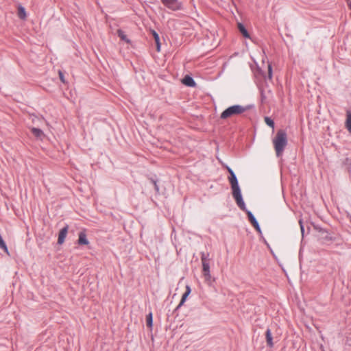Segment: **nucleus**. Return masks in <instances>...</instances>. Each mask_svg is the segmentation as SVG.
I'll return each mask as SVG.
<instances>
[{"mask_svg":"<svg viewBox=\"0 0 351 351\" xmlns=\"http://www.w3.org/2000/svg\"><path fill=\"white\" fill-rule=\"evenodd\" d=\"M346 126L350 133H351V112H347Z\"/></svg>","mask_w":351,"mask_h":351,"instance_id":"nucleus-17","label":"nucleus"},{"mask_svg":"<svg viewBox=\"0 0 351 351\" xmlns=\"http://www.w3.org/2000/svg\"><path fill=\"white\" fill-rule=\"evenodd\" d=\"M247 110V108L241 105H234L226 109L221 114V119H226L234 116L239 115Z\"/></svg>","mask_w":351,"mask_h":351,"instance_id":"nucleus-2","label":"nucleus"},{"mask_svg":"<svg viewBox=\"0 0 351 351\" xmlns=\"http://www.w3.org/2000/svg\"><path fill=\"white\" fill-rule=\"evenodd\" d=\"M202 274L205 279V281L206 282H210L211 280V275L210 271L209 263H204V264H202Z\"/></svg>","mask_w":351,"mask_h":351,"instance_id":"nucleus-5","label":"nucleus"},{"mask_svg":"<svg viewBox=\"0 0 351 351\" xmlns=\"http://www.w3.org/2000/svg\"><path fill=\"white\" fill-rule=\"evenodd\" d=\"M60 79L62 82H64V77L61 71L59 72Z\"/></svg>","mask_w":351,"mask_h":351,"instance_id":"nucleus-24","label":"nucleus"},{"mask_svg":"<svg viewBox=\"0 0 351 351\" xmlns=\"http://www.w3.org/2000/svg\"><path fill=\"white\" fill-rule=\"evenodd\" d=\"M190 293H191V288H190L189 286H186V291L182 295V299L180 300V302L178 304L177 308H180V307H181L184 304V303L185 302V301H186L187 297L189 296V295L190 294Z\"/></svg>","mask_w":351,"mask_h":351,"instance_id":"nucleus-11","label":"nucleus"},{"mask_svg":"<svg viewBox=\"0 0 351 351\" xmlns=\"http://www.w3.org/2000/svg\"><path fill=\"white\" fill-rule=\"evenodd\" d=\"M182 83L184 85L190 87H193L195 86V82H194L193 79L189 75H186L183 78Z\"/></svg>","mask_w":351,"mask_h":351,"instance_id":"nucleus-10","label":"nucleus"},{"mask_svg":"<svg viewBox=\"0 0 351 351\" xmlns=\"http://www.w3.org/2000/svg\"><path fill=\"white\" fill-rule=\"evenodd\" d=\"M68 226H66L63 228H62L58 234V244H62L64 242V239L66 237L68 232Z\"/></svg>","mask_w":351,"mask_h":351,"instance_id":"nucleus-6","label":"nucleus"},{"mask_svg":"<svg viewBox=\"0 0 351 351\" xmlns=\"http://www.w3.org/2000/svg\"><path fill=\"white\" fill-rule=\"evenodd\" d=\"M77 243L79 245H88L89 243L85 231H82L79 233Z\"/></svg>","mask_w":351,"mask_h":351,"instance_id":"nucleus-9","label":"nucleus"},{"mask_svg":"<svg viewBox=\"0 0 351 351\" xmlns=\"http://www.w3.org/2000/svg\"><path fill=\"white\" fill-rule=\"evenodd\" d=\"M0 247L1 249H3L5 252H6L7 254H9L8 247L1 235H0Z\"/></svg>","mask_w":351,"mask_h":351,"instance_id":"nucleus-21","label":"nucleus"},{"mask_svg":"<svg viewBox=\"0 0 351 351\" xmlns=\"http://www.w3.org/2000/svg\"><path fill=\"white\" fill-rule=\"evenodd\" d=\"M247 214L248 219H249L250 221L251 222L252 225L254 227V228L257 231L261 232L259 225H258L257 221L256 220L255 217L252 215V213L250 211H247Z\"/></svg>","mask_w":351,"mask_h":351,"instance_id":"nucleus-7","label":"nucleus"},{"mask_svg":"<svg viewBox=\"0 0 351 351\" xmlns=\"http://www.w3.org/2000/svg\"><path fill=\"white\" fill-rule=\"evenodd\" d=\"M152 33V35L154 38V40H155V42L156 44V50H157V51H160V43L159 36L154 30H153Z\"/></svg>","mask_w":351,"mask_h":351,"instance_id":"nucleus-15","label":"nucleus"},{"mask_svg":"<svg viewBox=\"0 0 351 351\" xmlns=\"http://www.w3.org/2000/svg\"><path fill=\"white\" fill-rule=\"evenodd\" d=\"M152 324H153V317L152 313H149L147 317H146V324L149 328H152Z\"/></svg>","mask_w":351,"mask_h":351,"instance_id":"nucleus-18","label":"nucleus"},{"mask_svg":"<svg viewBox=\"0 0 351 351\" xmlns=\"http://www.w3.org/2000/svg\"><path fill=\"white\" fill-rule=\"evenodd\" d=\"M272 143L278 157L281 156L287 145V135L284 130H278L272 139Z\"/></svg>","mask_w":351,"mask_h":351,"instance_id":"nucleus-1","label":"nucleus"},{"mask_svg":"<svg viewBox=\"0 0 351 351\" xmlns=\"http://www.w3.org/2000/svg\"><path fill=\"white\" fill-rule=\"evenodd\" d=\"M227 169L230 175V177L229 178V181L231 184V187L239 186L237 179L232 170L229 167H228Z\"/></svg>","mask_w":351,"mask_h":351,"instance_id":"nucleus-8","label":"nucleus"},{"mask_svg":"<svg viewBox=\"0 0 351 351\" xmlns=\"http://www.w3.org/2000/svg\"><path fill=\"white\" fill-rule=\"evenodd\" d=\"M267 69H268V78L269 80L272 79V68L271 64H267Z\"/></svg>","mask_w":351,"mask_h":351,"instance_id":"nucleus-22","label":"nucleus"},{"mask_svg":"<svg viewBox=\"0 0 351 351\" xmlns=\"http://www.w3.org/2000/svg\"><path fill=\"white\" fill-rule=\"evenodd\" d=\"M17 14L18 16L22 20H25L27 17L25 9L21 5H19L18 7Z\"/></svg>","mask_w":351,"mask_h":351,"instance_id":"nucleus-14","label":"nucleus"},{"mask_svg":"<svg viewBox=\"0 0 351 351\" xmlns=\"http://www.w3.org/2000/svg\"><path fill=\"white\" fill-rule=\"evenodd\" d=\"M265 336H266V341H267V346L270 348L273 347V346H274L273 338H272L271 332L269 329H267L266 330Z\"/></svg>","mask_w":351,"mask_h":351,"instance_id":"nucleus-12","label":"nucleus"},{"mask_svg":"<svg viewBox=\"0 0 351 351\" xmlns=\"http://www.w3.org/2000/svg\"><path fill=\"white\" fill-rule=\"evenodd\" d=\"M301 230H302V231H303V227L302 225H301Z\"/></svg>","mask_w":351,"mask_h":351,"instance_id":"nucleus-25","label":"nucleus"},{"mask_svg":"<svg viewBox=\"0 0 351 351\" xmlns=\"http://www.w3.org/2000/svg\"><path fill=\"white\" fill-rule=\"evenodd\" d=\"M264 120H265V123L267 125L271 127L272 129L274 128V121L271 119H270L268 117H265Z\"/></svg>","mask_w":351,"mask_h":351,"instance_id":"nucleus-20","label":"nucleus"},{"mask_svg":"<svg viewBox=\"0 0 351 351\" xmlns=\"http://www.w3.org/2000/svg\"><path fill=\"white\" fill-rule=\"evenodd\" d=\"M117 34L119 36V37L122 40H124L127 43H129L130 40L127 38V36L125 34V33L121 30V29H118L117 30Z\"/></svg>","mask_w":351,"mask_h":351,"instance_id":"nucleus-19","label":"nucleus"},{"mask_svg":"<svg viewBox=\"0 0 351 351\" xmlns=\"http://www.w3.org/2000/svg\"><path fill=\"white\" fill-rule=\"evenodd\" d=\"M30 130L33 135L38 138L42 139V138L44 136L43 132L38 128H31Z\"/></svg>","mask_w":351,"mask_h":351,"instance_id":"nucleus-13","label":"nucleus"},{"mask_svg":"<svg viewBox=\"0 0 351 351\" xmlns=\"http://www.w3.org/2000/svg\"><path fill=\"white\" fill-rule=\"evenodd\" d=\"M232 195L236 200L238 206L243 210H245V205L242 199L241 191L239 186L232 187Z\"/></svg>","mask_w":351,"mask_h":351,"instance_id":"nucleus-4","label":"nucleus"},{"mask_svg":"<svg viewBox=\"0 0 351 351\" xmlns=\"http://www.w3.org/2000/svg\"><path fill=\"white\" fill-rule=\"evenodd\" d=\"M201 261L202 264H204V263H209V258H208V256L202 254L201 257Z\"/></svg>","mask_w":351,"mask_h":351,"instance_id":"nucleus-23","label":"nucleus"},{"mask_svg":"<svg viewBox=\"0 0 351 351\" xmlns=\"http://www.w3.org/2000/svg\"><path fill=\"white\" fill-rule=\"evenodd\" d=\"M238 28L240 31V32L242 34V35L245 38H250V34H248L247 31L245 28V27L241 23H238Z\"/></svg>","mask_w":351,"mask_h":351,"instance_id":"nucleus-16","label":"nucleus"},{"mask_svg":"<svg viewBox=\"0 0 351 351\" xmlns=\"http://www.w3.org/2000/svg\"><path fill=\"white\" fill-rule=\"evenodd\" d=\"M162 3L168 9L173 11L180 10L183 8L182 3L179 0H160Z\"/></svg>","mask_w":351,"mask_h":351,"instance_id":"nucleus-3","label":"nucleus"}]
</instances>
